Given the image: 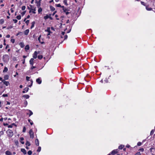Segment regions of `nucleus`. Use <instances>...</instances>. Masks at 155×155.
<instances>
[{
  "mask_svg": "<svg viewBox=\"0 0 155 155\" xmlns=\"http://www.w3.org/2000/svg\"><path fill=\"white\" fill-rule=\"evenodd\" d=\"M8 136L9 137H11L13 135V131L10 129H8L6 132Z\"/></svg>",
  "mask_w": 155,
  "mask_h": 155,
  "instance_id": "obj_1",
  "label": "nucleus"
},
{
  "mask_svg": "<svg viewBox=\"0 0 155 155\" xmlns=\"http://www.w3.org/2000/svg\"><path fill=\"white\" fill-rule=\"evenodd\" d=\"M2 60L4 62H7L9 60V58L8 55L5 54L2 57Z\"/></svg>",
  "mask_w": 155,
  "mask_h": 155,
  "instance_id": "obj_2",
  "label": "nucleus"
},
{
  "mask_svg": "<svg viewBox=\"0 0 155 155\" xmlns=\"http://www.w3.org/2000/svg\"><path fill=\"white\" fill-rule=\"evenodd\" d=\"M30 78V77L28 76H26V80L27 81H30V82L29 83H30V84H29V83H28V86L29 87H31L32 85L33 81L32 80V79H31L30 80H29V79Z\"/></svg>",
  "mask_w": 155,
  "mask_h": 155,
  "instance_id": "obj_3",
  "label": "nucleus"
},
{
  "mask_svg": "<svg viewBox=\"0 0 155 155\" xmlns=\"http://www.w3.org/2000/svg\"><path fill=\"white\" fill-rule=\"evenodd\" d=\"M29 134L30 135V137L31 138H33L34 137V132L32 130V129H31L30 130L29 132Z\"/></svg>",
  "mask_w": 155,
  "mask_h": 155,
  "instance_id": "obj_4",
  "label": "nucleus"
},
{
  "mask_svg": "<svg viewBox=\"0 0 155 155\" xmlns=\"http://www.w3.org/2000/svg\"><path fill=\"white\" fill-rule=\"evenodd\" d=\"M51 14H49V15H47L46 16L44 17V18L45 20H46L48 18H49L51 20H52V18L51 16Z\"/></svg>",
  "mask_w": 155,
  "mask_h": 155,
  "instance_id": "obj_5",
  "label": "nucleus"
},
{
  "mask_svg": "<svg viewBox=\"0 0 155 155\" xmlns=\"http://www.w3.org/2000/svg\"><path fill=\"white\" fill-rule=\"evenodd\" d=\"M36 82L38 84H40L42 82V80L40 78H39L36 79Z\"/></svg>",
  "mask_w": 155,
  "mask_h": 155,
  "instance_id": "obj_6",
  "label": "nucleus"
},
{
  "mask_svg": "<svg viewBox=\"0 0 155 155\" xmlns=\"http://www.w3.org/2000/svg\"><path fill=\"white\" fill-rule=\"evenodd\" d=\"M2 82H3L4 84H5L6 86H8V85L9 84V83L8 81H5V80H2Z\"/></svg>",
  "mask_w": 155,
  "mask_h": 155,
  "instance_id": "obj_7",
  "label": "nucleus"
},
{
  "mask_svg": "<svg viewBox=\"0 0 155 155\" xmlns=\"http://www.w3.org/2000/svg\"><path fill=\"white\" fill-rule=\"evenodd\" d=\"M118 153L117 150H113L111 153V154H114V155Z\"/></svg>",
  "mask_w": 155,
  "mask_h": 155,
  "instance_id": "obj_8",
  "label": "nucleus"
},
{
  "mask_svg": "<svg viewBox=\"0 0 155 155\" xmlns=\"http://www.w3.org/2000/svg\"><path fill=\"white\" fill-rule=\"evenodd\" d=\"M34 60V59L33 58H31V59L30 60L29 63H30V64L31 65H33Z\"/></svg>",
  "mask_w": 155,
  "mask_h": 155,
  "instance_id": "obj_9",
  "label": "nucleus"
},
{
  "mask_svg": "<svg viewBox=\"0 0 155 155\" xmlns=\"http://www.w3.org/2000/svg\"><path fill=\"white\" fill-rule=\"evenodd\" d=\"M28 89L29 88L28 87H25L24 89V90L22 91V93H25L26 92H27L28 91Z\"/></svg>",
  "mask_w": 155,
  "mask_h": 155,
  "instance_id": "obj_10",
  "label": "nucleus"
},
{
  "mask_svg": "<svg viewBox=\"0 0 155 155\" xmlns=\"http://www.w3.org/2000/svg\"><path fill=\"white\" fill-rule=\"evenodd\" d=\"M38 53L37 51H35L34 52V54L33 55V57L34 58L36 59L37 57Z\"/></svg>",
  "mask_w": 155,
  "mask_h": 155,
  "instance_id": "obj_11",
  "label": "nucleus"
},
{
  "mask_svg": "<svg viewBox=\"0 0 155 155\" xmlns=\"http://www.w3.org/2000/svg\"><path fill=\"white\" fill-rule=\"evenodd\" d=\"M21 151L22 152L23 154H26L27 153V152L26 150L24 148H22L21 149Z\"/></svg>",
  "mask_w": 155,
  "mask_h": 155,
  "instance_id": "obj_12",
  "label": "nucleus"
},
{
  "mask_svg": "<svg viewBox=\"0 0 155 155\" xmlns=\"http://www.w3.org/2000/svg\"><path fill=\"white\" fill-rule=\"evenodd\" d=\"M35 145L37 146H38L39 145V141L38 139H36L35 140Z\"/></svg>",
  "mask_w": 155,
  "mask_h": 155,
  "instance_id": "obj_13",
  "label": "nucleus"
},
{
  "mask_svg": "<svg viewBox=\"0 0 155 155\" xmlns=\"http://www.w3.org/2000/svg\"><path fill=\"white\" fill-rule=\"evenodd\" d=\"M5 154L6 155H12V153L8 150H7L5 152Z\"/></svg>",
  "mask_w": 155,
  "mask_h": 155,
  "instance_id": "obj_14",
  "label": "nucleus"
},
{
  "mask_svg": "<svg viewBox=\"0 0 155 155\" xmlns=\"http://www.w3.org/2000/svg\"><path fill=\"white\" fill-rule=\"evenodd\" d=\"M28 111L29 112V113H27V114L30 117L31 116V115H32L33 114V113L32 112V111L30 110H28Z\"/></svg>",
  "mask_w": 155,
  "mask_h": 155,
  "instance_id": "obj_15",
  "label": "nucleus"
},
{
  "mask_svg": "<svg viewBox=\"0 0 155 155\" xmlns=\"http://www.w3.org/2000/svg\"><path fill=\"white\" fill-rule=\"evenodd\" d=\"M109 78L108 77V78H106L105 80L104 81V83H107L108 82H110V80H109Z\"/></svg>",
  "mask_w": 155,
  "mask_h": 155,
  "instance_id": "obj_16",
  "label": "nucleus"
},
{
  "mask_svg": "<svg viewBox=\"0 0 155 155\" xmlns=\"http://www.w3.org/2000/svg\"><path fill=\"white\" fill-rule=\"evenodd\" d=\"M20 142L21 143H22V144H24L25 143V142L24 141H22L24 140V138L23 137H21L20 138Z\"/></svg>",
  "mask_w": 155,
  "mask_h": 155,
  "instance_id": "obj_17",
  "label": "nucleus"
},
{
  "mask_svg": "<svg viewBox=\"0 0 155 155\" xmlns=\"http://www.w3.org/2000/svg\"><path fill=\"white\" fill-rule=\"evenodd\" d=\"M41 35H40V36L38 37V41H39V42L41 44H44L45 43L44 42V41H42V42H41V40H40V39H41Z\"/></svg>",
  "mask_w": 155,
  "mask_h": 155,
  "instance_id": "obj_18",
  "label": "nucleus"
},
{
  "mask_svg": "<svg viewBox=\"0 0 155 155\" xmlns=\"http://www.w3.org/2000/svg\"><path fill=\"white\" fill-rule=\"evenodd\" d=\"M22 97H25L26 99H28L29 98L30 96L28 95L25 94V95H23L22 96Z\"/></svg>",
  "mask_w": 155,
  "mask_h": 155,
  "instance_id": "obj_19",
  "label": "nucleus"
},
{
  "mask_svg": "<svg viewBox=\"0 0 155 155\" xmlns=\"http://www.w3.org/2000/svg\"><path fill=\"white\" fill-rule=\"evenodd\" d=\"M8 78L9 76L8 75H6L4 77V80H7L8 79Z\"/></svg>",
  "mask_w": 155,
  "mask_h": 155,
  "instance_id": "obj_20",
  "label": "nucleus"
},
{
  "mask_svg": "<svg viewBox=\"0 0 155 155\" xmlns=\"http://www.w3.org/2000/svg\"><path fill=\"white\" fill-rule=\"evenodd\" d=\"M29 32V30L28 29H27L24 31V34L26 35H27L28 34Z\"/></svg>",
  "mask_w": 155,
  "mask_h": 155,
  "instance_id": "obj_21",
  "label": "nucleus"
},
{
  "mask_svg": "<svg viewBox=\"0 0 155 155\" xmlns=\"http://www.w3.org/2000/svg\"><path fill=\"white\" fill-rule=\"evenodd\" d=\"M35 21H33L32 23H31V29H32V28L34 26V25H35Z\"/></svg>",
  "mask_w": 155,
  "mask_h": 155,
  "instance_id": "obj_22",
  "label": "nucleus"
},
{
  "mask_svg": "<svg viewBox=\"0 0 155 155\" xmlns=\"http://www.w3.org/2000/svg\"><path fill=\"white\" fill-rule=\"evenodd\" d=\"M63 11H64V12L67 15L68 14H70V15H71V12H67V11H68V10H63Z\"/></svg>",
  "mask_w": 155,
  "mask_h": 155,
  "instance_id": "obj_23",
  "label": "nucleus"
},
{
  "mask_svg": "<svg viewBox=\"0 0 155 155\" xmlns=\"http://www.w3.org/2000/svg\"><path fill=\"white\" fill-rule=\"evenodd\" d=\"M25 145L26 146H30L31 145L30 143L28 141H27L25 143Z\"/></svg>",
  "mask_w": 155,
  "mask_h": 155,
  "instance_id": "obj_24",
  "label": "nucleus"
},
{
  "mask_svg": "<svg viewBox=\"0 0 155 155\" xmlns=\"http://www.w3.org/2000/svg\"><path fill=\"white\" fill-rule=\"evenodd\" d=\"M124 146L123 145H121L118 147V149L120 150L122 149L124 147Z\"/></svg>",
  "mask_w": 155,
  "mask_h": 155,
  "instance_id": "obj_25",
  "label": "nucleus"
},
{
  "mask_svg": "<svg viewBox=\"0 0 155 155\" xmlns=\"http://www.w3.org/2000/svg\"><path fill=\"white\" fill-rule=\"evenodd\" d=\"M45 31L48 32V33H51V32L50 31V28H48L47 29L45 30Z\"/></svg>",
  "mask_w": 155,
  "mask_h": 155,
  "instance_id": "obj_26",
  "label": "nucleus"
},
{
  "mask_svg": "<svg viewBox=\"0 0 155 155\" xmlns=\"http://www.w3.org/2000/svg\"><path fill=\"white\" fill-rule=\"evenodd\" d=\"M29 49V47L28 45H27L25 47V50H28Z\"/></svg>",
  "mask_w": 155,
  "mask_h": 155,
  "instance_id": "obj_27",
  "label": "nucleus"
},
{
  "mask_svg": "<svg viewBox=\"0 0 155 155\" xmlns=\"http://www.w3.org/2000/svg\"><path fill=\"white\" fill-rule=\"evenodd\" d=\"M8 71V68L6 67H5L4 68V70H3V72H7Z\"/></svg>",
  "mask_w": 155,
  "mask_h": 155,
  "instance_id": "obj_28",
  "label": "nucleus"
},
{
  "mask_svg": "<svg viewBox=\"0 0 155 155\" xmlns=\"http://www.w3.org/2000/svg\"><path fill=\"white\" fill-rule=\"evenodd\" d=\"M38 58L39 59H41L43 58V56L42 55H39L38 56Z\"/></svg>",
  "mask_w": 155,
  "mask_h": 155,
  "instance_id": "obj_29",
  "label": "nucleus"
},
{
  "mask_svg": "<svg viewBox=\"0 0 155 155\" xmlns=\"http://www.w3.org/2000/svg\"><path fill=\"white\" fill-rule=\"evenodd\" d=\"M4 20L2 19L0 20V24L2 25L4 23Z\"/></svg>",
  "mask_w": 155,
  "mask_h": 155,
  "instance_id": "obj_30",
  "label": "nucleus"
},
{
  "mask_svg": "<svg viewBox=\"0 0 155 155\" xmlns=\"http://www.w3.org/2000/svg\"><path fill=\"white\" fill-rule=\"evenodd\" d=\"M28 121L30 123V124L31 125H32L33 124V123L31 119H28Z\"/></svg>",
  "mask_w": 155,
  "mask_h": 155,
  "instance_id": "obj_31",
  "label": "nucleus"
},
{
  "mask_svg": "<svg viewBox=\"0 0 155 155\" xmlns=\"http://www.w3.org/2000/svg\"><path fill=\"white\" fill-rule=\"evenodd\" d=\"M19 45H20V47L21 48H23L25 46V45H24V43H22V42L20 43Z\"/></svg>",
  "mask_w": 155,
  "mask_h": 155,
  "instance_id": "obj_32",
  "label": "nucleus"
},
{
  "mask_svg": "<svg viewBox=\"0 0 155 155\" xmlns=\"http://www.w3.org/2000/svg\"><path fill=\"white\" fill-rule=\"evenodd\" d=\"M15 143L16 146H18L19 142L18 140H15Z\"/></svg>",
  "mask_w": 155,
  "mask_h": 155,
  "instance_id": "obj_33",
  "label": "nucleus"
},
{
  "mask_svg": "<svg viewBox=\"0 0 155 155\" xmlns=\"http://www.w3.org/2000/svg\"><path fill=\"white\" fill-rule=\"evenodd\" d=\"M67 0H64L63 1V2L64 3V5L66 6L68 5V4L67 2Z\"/></svg>",
  "mask_w": 155,
  "mask_h": 155,
  "instance_id": "obj_34",
  "label": "nucleus"
},
{
  "mask_svg": "<svg viewBox=\"0 0 155 155\" xmlns=\"http://www.w3.org/2000/svg\"><path fill=\"white\" fill-rule=\"evenodd\" d=\"M16 18L20 20L21 19V17L20 15H18L17 16Z\"/></svg>",
  "mask_w": 155,
  "mask_h": 155,
  "instance_id": "obj_35",
  "label": "nucleus"
},
{
  "mask_svg": "<svg viewBox=\"0 0 155 155\" xmlns=\"http://www.w3.org/2000/svg\"><path fill=\"white\" fill-rule=\"evenodd\" d=\"M41 0H40L39 2H38L37 1H36V3H37V6H39L40 5V2L41 1Z\"/></svg>",
  "mask_w": 155,
  "mask_h": 155,
  "instance_id": "obj_36",
  "label": "nucleus"
},
{
  "mask_svg": "<svg viewBox=\"0 0 155 155\" xmlns=\"http://www.w3.org/2000/svg\"><path fill=\"white\" fill-rule=\"evenodd\" d=\"M41 148L40 147H39L38 148V149L37 150V151L38 152H39L41 151Z\"/></svg>",
  "mask_w": 155,
  "mask_h": 155,
  "instance_id": "obj_37",
  "label": "nucleus"
},
{
  "mask_svg": "<svg viewBox=\"0 0 155 155\" xmlns=\"http://www.w3.org/2000/svg\"><path fill=\"white\" fill-rule=\"evenodd\" d=\"M32 153V152L31 150H29L28 152V154L29 155H31Z\"/></svg>",
  "mask_w": 155,
  "mask_h": 155,
  "instance_id": "obj_38",
  "label": "nucleus"
},
{
  "mask_svg": "<svg viewBox=\"0 0 155 155\" xmlns=\"http://www.w3.org/2000/svg\"><path fill=\"white\" fill-rule=\"evenodd\" d=\"M26 130V128L24 126L23 128V129L22 130V132L23 133L25 132Z\"/></svg>",
  "mask_w": 155,
  "mask_h": 155,
  "instance_id": "obj_39",
  "label": "nucleus"
},
{
  "mask_svg": "<svg viewBox=\"0 0 155 155\" xmlns=\"http://www.w3.org/2000/svg\"><path fill=\"white\" fill-rule=\"evenodd\" d=\"M142 145L141 142H139L137 143V145L138 146H140Z\"/></svg>",
  "mask_w": 155,
  "mask_h": 155,
  "instance_id": "obj_40",
  "label": "nucleus"
},
{
  "mask_svg": "<svg viewBox=\"0 0 155 155\" xmlns=\"http://www.w3.org/2000/svg\"><path fill=\"white\" fill-rule=\"evenodd\" d=\"M24 104L25 105V106H26L28 104V102L27 101H25L24 103Z\"/></svg>",
  "mask_w": 155,
  "mask_h": 155,
  "instance_id": "obj_41",
  "label": "nucleus"
},
{
  "mask_svg": "<svg viewBox=\"0 0 155 155\" xmlns=\"http://www.w3.org/2000/svg\"><path fill=\"white\" fill-rule=\"evenodd\" d=\"M22 34V32H19L16 35V36H18V35H21Z\"/></svg>",
  "mask_w": 155,
  "mask_h": 155,
  "instance_id": "obj_42",
  "label": "nucleus"
},
{
  "mask_svg": "<svg viewBox=\"0 0 155 155\" xmlns=\"http://www.w3.org/2000/svg\"><path fill=\"white\" fill-rule=\"evenodd\" d=\"M35 11L36 10H29V12L31 13V12H32L33 13L35 14L36 13L35 12Z\"/></svg>",
  "mask_w": 155,
  "mask_h": 155,
  "instance_id": "obj_43",
  "label": "nucleus"
},
{
  "mask_svg": "<svg viewBox=\"0 0 155 155\" xmlns=\"http://www.w3.org/2000/svg\"><path fill=\"white\" fill-rule=\"evenodd\" d=\"M29 20H27L25 21V23L27 25H28L29 23Z\"/></svg>",
  "mask_w": 155,
  "mask_h": 155,
  "instance_id": "obj_44",
  "label": "nucleus"
},
{
  "mask_svg": "<svg viewBox=\"0 0 155 155\" xmlns=\"http://www.w3.org/2000/svg\"><path fill=\"white\" fill-rule=\"evenodd\" d=\"M11 41L12 43H14L15 41V40L14 39H12L11 40Z\"/></svg>",
  "mask_w": 155,
  "mask_h": 155,
  "instance_id": "obj_45",
  "label": "nucleus"
},
{
  "mask_svg": "<svg viewBox=\"0 0 155 155\" xmlns=\"http://www.w3.org/2000/svg\"><path fill=\"white\" fill-rule=\"evenodd\" d=\"M26 12V10H25V11H24L22 12L21 13V14L22 16L24 15L25 14V13Z\"/></svg>",
  "mask_w": 155,
  "mask_h": 155,
  "instance_id": "obj_46",
  "label": "nucleus"
},
{
  "mask_svg": "<svg viewBox=\"0 0 155 155\" xmlns=\"http://www.w3.org/2000/svg\"><path fill=\"white\" fill-rule=\"evenodd\" d=\"M13 21L15 23H16L18 22V20L16 19H13Z\"/></svg>",
  "mask_w": 155,
  "mask_h": 155,
  "instance_id": "obj_47",
  "label": "nucleus"
},
{
  "mask_svg": "<svg viewBox=\"0 0 155 155\" xmlns=\"http://www.w3.org/2000/svg\"><path fill=\"white\" fill-rule=\"evenodd\" d=\"M141 153L140 152H137L136 153L135 155H140Z\"/></svg>",
  "mask_w": 155,
  "mask_h": 155,
  "instance_id": "obj_48",
  "label": "nucleus"
},
{
  "mask_svg": "<svg viewBox=\"0 0 155 155\" xmlns=\"http://www.w3.org/2000/svg\"><path fill=\"white\" fill-rule=\"evenodd\" d=\"M56 6L57 7H61V5L60 4H56Z\"/></svg>",
  "mask_w": 155,
  "mask_h": 155,
  "instance_id": "obj_49",
  "label": "nucleus"
},
{
  "mask_svg": "<svg viewBox=\"0 0 155 155\" xmlns=\"http://www.w3.org/2000/svg\"><path fill=\"white\" fill-rule=\"evenodd\" d=\"M144 149L143 148H141L139 149V150L141 151L142 152H143L144 151Z\"/></svg>",
  "mask_w": 155,
  "mask_h": 155,
  "instance_id": "obj_50",
  "label": "nucleus"
},
{
  "mask_svg": "<svg viewBox=\"0 0 155 155\" xmlns=\"http://www.w3.org/2000/svg\"><path fill=\"white\" fill-rule=\"evenodd\" d=\"M68 38V36L67 35H65L64 36V40L67 39Z\"/></svg>",
  "mask_w": 155,
  "mask_h": 155,
  "instance_id": "obj_51",
  "label": "nucleus"
},
{
  "mask_svg": "<svg viewBox=\"0 0 155 155\" xmlns=\"http://www.w3.org/2000/svg\"><path fill=\"white\" fill-rule=\"evenodd\" d=\"M2 96L4 97H7L8 96V94H4L2 95Z\"/></svg>",
  "mask_w": 155,
  "mask_h": 155,
  "instance_id": "obj_52",
  "label": "nucleus"
},
{
  "mask_svg": "<svg viewBox=\"0 0 155 155\" xmlns=\"http://www.w3.org/2000/svg\"><path fill=\"white\" fill-rule=\"evenodd\" d=\"M36 68V67L35 66H33V65H32V66L31 67V70H32V69H34V68Z\"/></svg>",
  "mask_w": 155,
  "mask_h": 155,
  "instance_id": "obj_53",
  "label": "nucleus"
},
{
  "mask_svg": "<svg viewBox=\"0 0 155 155\" xmlns=\"http://www.w3.org/2000/svg\"><path fill=\"white\" fill-rule=\"evenodd\" d=\"M13 127L12 126V124L8 125V128H12Z\"/></svg>",
  "mask_w": 155,
  "mask_h": 155,
  "instance_id": "obj_54",
  "label": "nucleus"
},
{
  "mask_svg": "<svg viewBox=\"0 0 155 155\" xmlns=\"http://www.w3.org/2000/svg\"><path fill=\"white\" fill-rule=\"evenodd\" d=\"M50 8H51V10H55V8L52 6H51L50 7Z\"/></svg>",
  "mask_w": 155,
  "mask_h": 155,
  "instance_id": "obj_55",
  "label": "nucleus"
},
{
  "mask_svg": "<svg viewBox=\"0 0 155 155\" xmlns=\"http://www.w3.org/2000/svg\"><path fill=\"white\" fill-rule=\"evenodd\" d=\"M25 6H24L22 7L21 10H25Z\"/></svg>",
  "mask_w": 155,
  "mask_h": 155,
  "instance_id": "obj_56",
  "label": "nucleus"
},
{
  "mask_svg": "<svg viewBox=\"0 0 155 155\" xmlns=\"http://www.w3.org/2000/svg\"><path fill=\"white\" fill-rule=\"evenodd\" d=\"M8 124H7V123H4L3 124V125L4 126H8Z\"/></svg>",
  "mask_w": 155,
  "mask_h": 155,
  "instance_id": "obj_57",
  "label": "nucleus"
},
{
  "mask_svg": "<svg viewBox=\"0 0 155 155\" xmlns=\"http://www.w3.org/2000/svg\"><path fill=\"white\" fill-rule=\"evenodd\" d=\"M12 126H16V125L15 124V123H12Z\"/></svg>",
  "mask_w": 155,
  "mask_h": 155,
  "instance_id": "obj_58",
  "label": "nucleus"
},
{
  "mask_svg": "<svg viewBox=\"0 0 155 155\" xmlns=\"http://www.w3.org/2000/svg\"><path fill=\"white\" fill-rule=\"evenodd\" d=\"M6 37L7 38H9L10 37V35H8L6 36Z\"/></svg>",
  "mask_w": 155,
  "mask_h": 155,
  "instance_id": "obj_59",
  "label": "nucleus"
},
{
  "mask_svg": "<svg viewBox=\"0 0 155 155\" xmlns=\"http://www.w3.org/2000/svg\"><path fill=\"white\" fill-rule=\"evenodd\" d=\"M130 147V146L129 145H127L126 146V147L127 148H129Z\"/></svg>",
  "mask_w": 155,
  "mask_h": 155,
  "instance_id": "obj_60",
  "label": "nucleus"
},
{
  "mask_svg": "<svg viewBox=\"0 0 155 155\" xmlns=\"http://www.w3.org/2000/svg\"><path fill=\"white\" fill-rule=\"evenodd\" d=\"M8 47H9V45H7L6 46V47H5V49H7V48H8Z\"/></svg>",
  "mask_w": 155,
  "mask_h": 155,
  "instance_id": "obj_61",
  "label": "nucleus"
},
{
  "mask_svg": "<svg viewBox=\"0 0 155 155\" xmlns=\"http://www.w3.org/2000/svg\"><path fill=\"white\" fill-rule=\"evenodd\" d=\"M3 118H1L0 119V121H1V122H2L3 121Z\"/></svg>",
  "mask_w": 155,
  "mask_h": 155,
  "instance_id": "obj_62",
  "label": "nucleus"
},
{
  "mask_svg": "<svg viewBox=\"0 0 155 155\" xmlns=\"http://www.w3.org/2000/svg\"><path fill=\"white\" fill-rule=\"evenodd\" d=\"M13 28L12 26H11L10 27H8L7 28V29H9V28Z\"/></svg>",
  "mask_w": 155,
  "mask_h": 155,
  "instance_id": "obj_63",
  "label": "nucleus"
},
{
  "mask_svg": "<svg viewBox=\"0 0 155 155\" xmlns=\"http://www.w3.org/2000/svg\"><path fill=\"white\" fill-rule=\"evenodd\" d=\"M141 3L142 5H144L145 3L144 2H141Z\"/></svg>",
  "mask_w": 155,
  "mask_h": 155,
  "instance_id": "obj_64",
  "label": "nucleus"
}]
</instances>
